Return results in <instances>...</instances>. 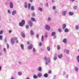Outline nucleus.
Returning a JSON list of instances; mask_svg holds the SVG:
<instances>
[{"instance_id":"dca6fc26","label":"nucleus","mask_w":79,"mask_h":79,"mask_svg":"<svg viewBox=\"0 0 79 79\" xmlns=\"http://www.w3.org/2000/svg\"><path fill=\"white\" fill-rule=\"evenodd\" d=\"M44 76L45 77H47L48 76V75L46 73L44 75Z\"/></svg>"},{"instance_id":"69168bd1","label":"nucleus","mask_w":79,"mask_h":79,"mask_svg":"<svg viewBox=\"0 0 79 79\" xmlns=\"http://www.w3.org/2000/svg\"><path fill=\"white\" fill-rule=\"evenodd\" d=\"M11 79H15V78H14V77H12L11 78Z\"/></svg>"},{"instance_id":"4d7b16f0","label":"nucleus","mask_w":79,"mask_h":79,"mask_svg":"<svg viewBox=\"0 0 79 79\" xmlns=\"http://www.w3.org/2000/svg\"><path fill=\"white\" fill-rule=\"evenodd\" d=\"M58 30L59 31V32H61V29H60L59 28L58 29Z\"/></svg>"},{"instance_id":"6ab92c4d","label":"nucleus","mask_w":79,"mask_h":79,"mask_svg":"<svg viewBox=\"0 0 79 79\" xmlns=\"http://www.w3.org/2000/svg\"><path fill=\"white\" fill-rule=\"evenodd\" d=\"M38 76L39 77H41V76H42V74L41 73H39L38 74Z\"/></svg>"},{"instance_id":"bb28decb","label":"nucleus","mask_w":79,"mask_h":79,"mask_svg":"<svg viewBox=\"0 0 79 79\" xmlns=\"http://www.w3.org/2000/svg\"><path fill=\"white\" fill-rule=\"evenodd\" d=\"M62 55H61V54L58 56V57L59 58H61V57H62Z\"/></svg>"},{"instance_id":"c03bdc74","label":"nucleus","mask_w":79,"mask_h":79,"mask_svg":"<svg viewBox=\"0 0 79 79\" xmlns=\"http://www.w3.org/2000/svg\"><path fill=\"white\" fill-rule=\"evenodd\" d=\"M3 36H2L0 35V40H2V38Z\"/></svg>"},{"instance_id":"412c9836","label":"nucleus","mask_w":79,"mask_h":79,"mask_svg":"<svg viewBox=\"0 0 79 79\" xmlns=\"http://www.w3.org/2000/svg\"><path fill=\"white\" fill-rule=\"evenodd\" d=\"M75 29H77V30L78 29H79V26H77V25H76V27H75Z\"/></svg>"},{"instance_id":"8fccbe9b","label":"nucleus","mask_w":79,"mask_h":79,"mask_svg":"<svg viewBox=\"0 0 79 79\" xmlns=\"http://www.w3.org/2000/svg\"><path fill=\"white\" fill-rule=\"evenodd\" d=\"M75 70L76 71H77L78 70V69L76 67L75 68Z\"/></svg>"},{"instance_id":"e433bc0d","label":"nucleus","mask_w":79,"mask_h":79,"mask_svg":"<svg viewBox=\"0 0 79 79\" xmlns=\"http://www.w3.org/2000/svg\"><path fill=\"white\" fill-rule=\"evenodd\" d=\"M33 77H34V79H36V78H37V76L36 75H34Z\"/></svg>"},{"instance_id":"338daca9","label":"nucleus","mask_w":79,"mask_h":79,"mask_svg":"<svg viewBox=\"0 0 79 79\" xmlns=\"http://www.w3.org/2000/svg\"><path fill=\"white\" fill-rule=\"evenodd\" d=\"M30 0V2H32V1H33V0Z\"/></svg>"},{"instance_id":"ea45409f","label":"nucleus","mask_w":79,"mask_h":79,"mask_svg":"<svg viewBox=\"0 0 79 79\" xmlns=\"http://www.w3.org/2000/svg\"><path fill=\"white\" fill-rule=\"evenodd\" d=\"M26 29H28L29 28V25H26Z\"/></svg>"},{"instance_id":"e2e57ef3","label":"nucleus","mask_w":79,"mask_h":79,"mask_svg":"<svg viewBox=\"0 0 79 79\" xmlns=\"http://www.w3.org/2000/svg\"><path fill=\"white\" fill-rule=\"evenodd\" d=\"M16 43H18V40H16Z\"/></svg>"},{"instance_id":"473e14b6","label":"nucleus","mask_w":79,"mask_h":79,"mask_svg":"<svg viewBox=\"0 0 79 79\" xmlns=\"http://www.w3.org/2000/svg\"><path fill=\"white\" fill-rule=\"evenodd\" d=\"M47 33H45V35H44V36L45 37V38H47Z\"/></svg>"},{"instance_id":"f704fd0d","label":"nucleus","mask_w":79,"mask_h":79,"mask_svg":"<svg viewBox=\"0 0 79 79\" xmlns=\"http://www.w3.org/2000/svg\"><path fill=\"white\" fill-rule=\"evenodd\" d=\"M56 59H57V56H55L53 58V60L55 61Z\"/></svg>"},{"instance_id":"f257e3e1","label":"nucleus","mask_w":79,"mask_h":79,"mask_svg":"<svg viewBox=\"0 0 79 79\" xmlns=\"http://www.w3.org/2000/svg\"><path fill=\"white\" fill-rule=\"evenodd\" d=\"M24 24H25V21L24 20H22L21 22L19 23V25L20 26H23Z\"/></svg>"},{"instance_id":"13d9d810","label":"nucleus","mask_w":79,"mask_h":79,"mask_svg":"<svg viewBox=\"0 0 79 79\" xmlns=\"http://www.w3.org/2000/svg\"><path fill=\"white\" fill-rule=\"evenodd\" d=\"M70 2H74L75 0H70Z\"/></svg>"},{"instance_id":"423d86ee","label":"nucleus","mask_w":79,"mask_h":79,"mask_svg":"<svg viewBox=\"0 0 79 79\" xmlns=\"http://www.w3.org/2000/svg\"><path fill=\"white\" fill-rule=\"evenodd\" d=\"M33 46L32 44H31L28 47V49H32V48Z\"/></svg>"},{"instance_id":"f3484780","label":"nucleus","mask_w":79,"mask_h":79,"mask_svg":"<svg viewBox=\"0 0 79 79\" xmlns=\"http://www.w3.org/2000/svg\"><path fill=\"white\" fill-rule=\"evenodd\" d=\"M64 31L65 32H68L69 31V29L68 28H66L65 29Z\"/></svg>"},{"instance_id":"f03ea898","label":"nucleus","mask_w":79,"mask_h":79,"mask_svg":"<svg viewBox=\"0 0 79 79\" xmlns=\"http://www.w3.org/2000/svg\"><path fill=\"white\" fill-rule=\"evenodd\" d=\"M28 23L31 27H32V24H33L32 23V22L31 21L29 20L28 21Z\"/></svg>"},{"instance_id":"7ed1b4c3","label":"nucleus","mask_w":79,"mask_h":79,"mask_svg":"<svg viewBox=\"0 0 79 79\" xmlns=\"http://www.w3.org/2000/svg\"><path fill=\"white\" fill-rule=\"evenodd\" d=\"M44 60H46V61H48V62L49 63H50V58H48V59L47 60V57H44Z\"/></svg>"},{"instance_id":"603ef678","label":"nucleus","mask_w":79,"mask_h":79,"mask_svg":"<svg viewBox=\"0 0 79 79\" xmlns=\"http://www.w3.org/2000/svg\"><path fill=\"white\" fill-rule=\"evenodd\" d=\"M33 52H35V48H34L33 49Z\"/></svg>"},{"instance_id":"a19ab883","label":"nucleus","mask_w":79,"mask_h":79,"mask_svg":"<svg viewBox=\"0 0 79 79\" xmlns=\"http://www.w3.org/2000/svg\"><path fill=\"white\" fill-rule=\"evenodd\" d=\"M35 14L34 13H32V16L33 17H35Z\"/></svg>"},{"instance_id":"aec40b11","label":"nucleus","mask_w":79,"mask_h":79,"mask_svg":"<svg viewBox=\"0 0 79 79\" xmlns=\"http://www.w3.org/2000/svg\"><path fill=\"white\" fill-rule=\"evenodd\" d=\"M47 49L48 51L49 52L50 51V47H48L47 48Z\"/></svg>"},{"instance_id":"9b49d317","label":"nucleus","mask_w":79,"mask_h":79,"mask_svg":"<svg viewBox=\"0 0 79 79\" xmlns=\"http://www.w3.org/2000/svg\"><path fill=\"white\" fill-rule=\"evenodd\" d=\"M21 35H22V37H25V35L24 34V32H22L21 33Z\"/></svg>"},{"instance_id":"a878e982","label":"nucleus","mask_w":79,"mask_h":79,"mask_svg":"<svg viewBox=\"0 0 79 79\" xmlns=\"http://www.w3.org/2000/svg\"><path fill=\"white\" fill-rule=\"evenodd\" d=\"M38 10L39 11H42V8L40 7H39L38 8Z\"/></svg>"},{"instance_id":"c756f323","label":"nucleus","mask_w":79,"mask_h":79,"mask_svg":"<svg viewBox=\"0 0 79 79\" xmlns=\"http://www.w3.org/2000/svg\"><path fill=\"white\" fill-rule=\"evenodd\" d=\"M3 32V30H1L0 31V35H1V34H2Z\"/></svg>"},{"instance_id":"39448f33","label":"nucleus","mask_w":79,"mask_h":79,"mask_svg":"<svg viewBox=\"0 0 79 79\" xmlns=\"http://www.w3.org/2000/svg\"><path fill=\"white\" fill-rule=\"evenodd\" d=\"M13 39H14L13 38H11V39L10 42L12 44H14L15 43V41L13 40H14Z\"/></svg>"},{"instance_id":"680f3d73","label":"nucleus","mask_w":79,"mask_h":79,"mask_svg":"<svg viewBox=\"0 0 79 79\" xmlns=\"http://www.w3.org/2000/svg\"><path fill=\"white\" fill-rule=\"evenodd\" d=\"M36 37H37V38H38V37H39V35L37 34L36 35Z\"/></svg>"},{"instance_id":"b1692460","label":"nucleus","mask_w":79,"mask_h":79,"mask_svg":"<svg viewBox=\"0 0 79 79\" xmlns=\"http://www.w3.org/2000/svg\"><path fill=\"white\" fill-rule=\"evenodd\" d=\"M31 35H34V33L33 32V31L32 30L31 31Z\"/></svg>"},{"instance_id":"c85d7f7f","label":"nucleus","mask_w":79,"mask_h":79,"mask_svg":"<svg viewBox=\"0 0 79 79\" xmlns=\"http://www.w3.org/2000/svg\"><path fill=\"white\" fill-rule=\"evenodd\" d=\"M41 41L42 42L44 41V36H42V37H41Z\"/></svg>"},{"instance_id":"cd10ccee","label":"nucleus","mask_w":79,"mask_h":79,"mask_svg":"<svg viewBox=\"0 0 79 79\" xmlns=\"http://www.w3.org/2000/svg\"><path fill=\"white\" fill-rule=\"evenodd\" d=\"M60 47L59 45H58L57 47V50H60Z\"/></svg>"},{"instance_id":"a18cd8bd","label":"nucleus","mask_w":79,"mask_h":79,"mask_svg":"<svg viewBox=\"0 0 79 79\" xmlns=\"http://www.w3.org/2000/svg\"><path fill=\"white\" fill-rule=\"evenodd\" d=\"M48 20L49 21H51V19L50 17H48Z\"/></svg>"},{"instance_id":"0e129e2a","label":"nucleus","mask_w":79,"mask_h":79,"mask_svg":"<svg viewBox=\"0 0 79 79\" xmlns=\"http://www.w3.org/2000/svg\"><path fill=\"white\" fill-rule=\"evenodd\" d=\"M2 70V67L0 66V71Z\"/></svg>"},{"instance_id":"a211bd4d","label":"nucleus","mask_w":79,"mask_h":79,"mask_svg":"<svg viewBox=\"0 0 79 79\" xmlns=\"http://www.w3.org/2000/svg\"><path fill=\"white\" fill-rule=\"evenodd\" d=\"M24 45L21 44V47L22 49H23V50L24 49Z\"/></svg>"},{"instance_id":"4c0bfd02","label":"nucleus","mask_w":79,"mask_h":79,"mask_svg":"<svg viewBox=\"0 0 79 79\" xmlns=\"http://www.w3.org/2000/svg\"><path fill=\"white\" fill-rule=\"evenodd\" d=\"M27 3H26L25 4V5H24V7L25 8H27Z\"/></svg>"},{"instance_id":"4be33fe9","label":"nucleus","mask_w":79,"mask_h":79,"mask_svg":"<svg viewBox=\"0 0 79 79\" xmlns=\"http://www.w3.org/2000/svg\"><path fill=\"white\" fill-rule=\"evenodd\" d=\"M28 8L29 9V10H30V8H31V4L30 3H29L28 5Z\"/></svg>"},{"instance_id":"bf43d9fd","label":"nucleus","mask_w":79,"mask_h":79,"mask_svg":"<svg viewBox=\"0 0 79 79\" xmlns=\"http://www.w3.org/2000/svg\"><path fill=\"white\" fill-rule=\"evenodd\" d=\"M4 52H6V49L5 48H4L3 49Z\"/></svg>"},{"instance_id":"4468645a","label":"nucleus","mask_w":79,"mask_h":79,"mask_svg":"<svg viewBox=\"0 0 79 79\" xmlns=\"http://www.w3.org/2000/svg\"><path fill=\"white\" fill-rule=\"evenodd\" d=\"M63 42L64 44H66V42H67L66 39H64L63 40Z\"/></svg>"},{"instance_id":"864d4df0","label":"nucleus","mask_w":79,"mask_h":79,"mask_svg":"<svg viewBox=\"0 0 79 79\" xmlns=\"http://www.w3.org/2000/svg\"><path fill=\"white\" fill-rule=\"evenodd\" d=\"M8 13H9L10 14L11 13V12H10V11L9 10H8Z\"/></svg>"},{"instance_id":"393cba45","label":"nucleus","mask_w":79,"mask_h":79,"mask_svg":"<svg viewBox=\"0 0 79 79\" xmlns=\"http://www.w3.org/2000/svg\"><path fill=\"white\" fill-rule=\"evenodd\" d=\"M31 10H34V6H31Z\"/></svg>"},{"instance_id":"de8ad7c7","label":"nucleus","mask_w":79,"mask_h":79,"mask_svg":"<svg viewBox=\"0 0 79 79\" xmlns=\"http://www.w3.org/2000/svg\"><path fill=\"white\" fill-rule=\"evenodd\" d=\"M48 6V4L47 2L46 4V6Z\"/></svg>"},{"instance_id":"3c124183","label":"nucleus","mask_w":79,"mask_h":79,"mask_svg":"<svg viewBox=\"0 0 79 79\" xmlns=\"http://www.w3.org/2000/svg\"><path fill=\"white\" fill-rule=\"evenodd\" d=\"M27 45H29V44H30V42H29V41H27Z\"/></svg>"},{"instance_id":"052dcab7","label":"nucleus","mask_w":79,"mask_h":79,"mask_svg":"<svg viewBox=\"0 0 79 79\" xmlns=\"http://www.w3.org/2000/svg\"><path fill=\"white\" fill-rule=\"evenodd\" d=\"M41 50H42V51L44 50V49L43 48H42L41 49Z\"/></svg>"},{"instance_id":"09e8293b","label":"nucleus","mask_w":79,"mask_h":79,"mask_svg":"<svg viewBox=\"0 0 79 79\" xmlns=\"http://www.w3.org/2000/svg\"><path fill=\"white\" fill-rule=\"evenodd\" d=\"M39 46H42V43H41V42L40 43H39Z\"/></svg>"},{"instance_id":"774afa93","label":"nucleus","mask_w":79,"mask_h":79,"mask_svg":"<svg viewBox=\"0 0 79 79\" xmlns=\"http://www.w3.org/2000/svg\"><path fill=\"white\" fill-rule=\"evenodd\" d=\"M26 79H30L28 77V78H27Z\"/></svg>"},{"instance_id":"20e7f679","label":"nucleus","mask_w":79,"mask_h":79,"mask_svg":"<svg viewBox=\"0 0 79 79\" xmlns=\"http://www.w3.org/2000/svg\"><path fill=\"white\" fill-rule=\"evenodd\" d=\"M46 29H47V30H50V28L49 26L48 25H46Z\"/></svg>"},{"instance_id":"37998d69","label":"nucleus","mask_w":79,"mask_h":79,"mask_svg":"<svg viewBox=\"0 0 79 79\" xmlns=\"http://www.w3.org/2000/svg\"><path fill=\"white\" fill-rule=\"evenodd\" d=\"M51 73H52V71L51 70H49L48 71V74H50Z\"/></svg>"},{"instance_id":"2eb2a0df","label":"nucleus","mask_w":79,"mask_h":79,"mask_svg":"<svg viewBox=\"0 0 79 79\" xmlns=\"http://www.w3.org/2000/svg\"><path fill=\"white\" fill-rule=\"evenodd\" d=\"M31 19L32 21H35V19L33 17H31Z\"/></svg>"},{"instance_id":"49530a36","label":"nucleus","mask_w":79,"mask_h":79,"mask_svg":"<svg viewBox=\"0 0 79 79\" xmlns=\"http://www.w3.org/2000/svg\"><path fill=\"white\" fill-rule=\"evenodd\" d=\"M52 9H53V10H55V9H56V7L55 6H53L52 7Z\"/></svg>"},{"instance_id":"9d476101","label":"nucleus","mask_w":79,"mask_h":79,"mask_svg":"<svg viewBox=\"0 0 79 79\" xmlns=\"http://www.w3.org/2000/svg\"><path fill=\"white\" fill-rule=\"evenodd\" d=\"M66 24H63V25H62V27H63V29H65V28H66Z\"/></svg>"},{"instance_id":"5701e85b","label":"nucleus","mask_w":79,"mask_h":79,"mask_svg":"<svg viewBox=\"0 0 79 79\" xmlns=\"http://www.w3.org/2000/svg\"><path fill=\"white\" fill-rule=\"evenodd\" d=\"M38 70H39V71H40L42 70V68H41L40 67H39L38 69Z\"/></svg>"},{"instance_id":"79ce46f5","label":"nucleus","mask_w":79,"mask_h":79,"mask_svg":"<svg viewBox=\"0 0 79 79\" xmlns=\"http://www.w3.org/2000/svg\"><path fill=\"white\" fill-rule=\"evenodd\" d=\"M13 40H18V38H16V37H15V38H13Z\"/></svg>"},{"instance_id":"1a4fd4ad","label":"nucleus","mask_w":79,"mask_h":79,"mask_svg":"<svg viewBox=\"0 0 79 79\" xmlns=\"http://www.w3.org/2000/svg\"><path fill=\"white\" fill-rule=\"evenodd\" d=\"M69 15L70 16H72V15H74V13L72 12H69Z\"/></svg>"},{"instance_id":"6e6d98bb","label":"nucleus","mask_w":79,"mask_h":79,"mask_svg":"<svg viewBox=\"0 0 79 79\" xmlns=\"http://www.w3.org/2000/svg\"><path fill=\"white\" fill-rule=\"evenodd\" d=\"M12 32V31H11V30H9V33H11Z\"/></svg>"},{"instance_id":"6e6552de","label":"nucleus","mask_w":79,"mask_h":79,"mask_svg":"<svg viewBox=\"0 0 79 79\" xmlns=\"http://www.w3.org/2000/svg\"><path fill=\"white\" fill-rule=\"evenodd\" d=\"M10 6L11 8H12L13 7V2H10Z\"/></svg>"},{"instance_id":"2f4dec72","label":"nucleus","mask_w":79,"mask_h":79,"mask_svg":"<svg viewBox=\"0 0 79 79\" xmlns=\"http://www.w3.org/2000/svg\"><path fill=\"white\" fill-rule=\"evenodd\" d=\"M18 74L19 76H21V75H22V73L21 72H18Z\"/></svg>"},{"instance_id":"58836bf2","label":"nucleus","mask_w":79,"mask_h":79,"mask_svg":"<svg viewBox=\"0 0 79 79\" xmlns=\"http://www.w3.org/2000/svg\"><path fill=\"white\" fill-rule=\"evenodd\" d=\"M77 60H78V61L79 62V56H78L77 57Z\"/></svg>"},{"instance_id":"5fc2aeb1","label":"nucleus","mask_w":79,"mask_h":79,"mask_svg":"<svg viewBox=\"0 0 79 79\" xmlns=\"http://www.w3.org/2000/svg\"><path fill=\"white\" fill-rule=\"evenodd\" d=\"M56 35L54 36L53 38L54 39H56Z\"/></svg>"},{"instance_id":"f8f14e48","label":"nucleus","mask_w":79,"mask_h":79,"mask_svg":"<svg viewBox=\"0 0 79 79\" xmlns=\"http://www.w3.org/2000/svg\"><path fill=\"white\" fill-rule=\"evenodd\" d=\"M56 34V33L55 32H52L51 34L52 36H54V35H55Z\"/></svg>"},{"instance_id":"c9c22d12","label":"nucleus","mask_w":79,"mask_h":79,"mask_svg":"<svg viewBox=\"0 0 79 79\" xmlns=\"http://www.w3.org/2000/svg\"><path fill=\"white\" fill-rule=\"evenodd\" d=\"M6 47L7 49L9 48V44L8 43L6 44Z\"/></svg>"},{"instance_id":"0eeeda50","label":"nucleus","mask_w":79,"mask_h":79,"mask_svg":"<svg viewBox=\"0 0 79 79\" xmlns=\"http://www.w3.org/2000/svg\"><path fill=\"white\" fill-rule=\"evenodd\" d=\"M16 13V10H14L12 12V15L13 16H14L15 15V14Z\"/></svg>"},{"instance_id":"72a5a7b5","label":"nucleus","mask_w":79,"mask_h":79,"mask_svg":"<svg viewBox=\"0 0 79 79\" xmlns=\"http://www.w3.org/2000/svg\"><path fill=\"white\" fill-rule=\"evenodd\" d=\"M69 52V50H67L65 52L66 53H67V54H68Z\"/></svg>"},{"instance_id":"7c9ffc66","label":"nucleus","mask_w":79,"mask_h":79,"mask_svg":"<svg viewBox=\"0 0 79 79\" xmlns=\"http://www.w3.org/2000/svg\"><path fill=\"white\" fill-rule=\"evenodd\" d=\"M73 8L74 10H77V6H74L73 7Z\"/></svg>"},{"instance_id":"ddd939ff","label":"nucleus","mask_w":79,"mask_h":79,"mask_svg":"<svg viewBox=\"0 0 79 79\" xmlns=\"http://www.w3.org/2000/svg\"><path fill=\"white\" fill-rule=\"evenodd\" d=\"M66 11H63L62 12V15H64V16L65 15H66Z\"/></svg>"}]
</instances>
